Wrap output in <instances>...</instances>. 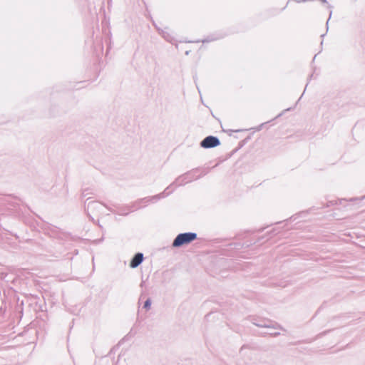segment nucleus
I'll return each mask as SVG.
<instances>
[{
  "label": "nucleus",
  "instance_id": "obj_1",
  "mask_svg": "<svg viewBox=\"0 0 365 365\" xmlns=\"http://www.w3.org/2000/svg\"><path fill=\"white\" fill-rule=\"evenodd\" d=\"M197 238V235L192 232H186L178 235L173 241V247H180L188 244Z\"/></svg>",
  "mask_w": 365,
  "mask_h": 365
},
{
  "label": "nucleus",
  "instance_id": "obj_2",
  "mask_svg": "<svg viewBox=\"0 0 365 365\" xmlns=\"http://www.w3.org/2000/svg\"><path fill=\"white\" fill-rule=\"evenodd\" d=\"M220 140L215 136H207L201 143L200 145L205 148H215L220 145Z\"/></svg>",
  "mask_w": 365,
  "mask_h": 365
},
{
  "label": "nucleus",
  "instance_id": "obj_3",
  "mask_svg": "<svg viewBox=\"0 0 365 365\" xmlns=\"http://www.w3.org/2000/svg\"><path fill=\"white\" fill-rule=\"evenodd\" d=\"M143 259V255L142 253H137L130 262V266L132 268L137 267Z\"/></svg>",
  "mask_w": 365,
  "mask_h": 365
},
{
  "label": "nucleus",
  "instance_id": "obj_4",
  "mask_svg": "<svg viewBox=\"0 0 365 365\" xmlns=\"http://www.w3.org/2000/svg\"><path fill=\"white\" fill-rule=\"evenodd\" d=\"M150 305H151V302L150 300L148 299L145 301V304H144V308L146 309H149L150 307Z\"/></svg>",
  "mask_w": 365,
  "mask_h": 365
}]
</instances>
